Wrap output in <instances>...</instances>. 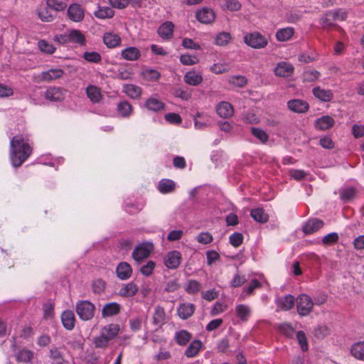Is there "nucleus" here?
Listing matches in <instances>:
<instances>
[{"mask_svg":"<svg viewBox=\"0 0 364 364\" xmlns=\"http://www.w3.org/2000/svg\"><path fill=\"white\" fill-rule=\"evenodd\" d=\"M296 338L302 351H306L308 350V343L304 332L303 331H298Z\"/></svg>","mask_w":364,"mask_h":364,"instance_id":"680f3d73","label":"nucleus"},{"mask_svg":"<svg viewBox=\"0 0 364 364\" xmlns=\"http://www.w3.org/2000/svg\"><path fill=\"white\" fill-rule=\"evenodd\" d=\"M203 347V343L200 340L192 341L185 351V355L188 358H193L198 355Z\"/></svg>","mask_w":364,"mask_h":364,"instance_id":"2f4dec72","label":"nucleus"},{"mask_svg":"<svg viewBox=\"0 0 364 364\" xmlns=\"http://www.w3.org/2000/svg\"><path fill=\"white\" fill-rule=\"evenodd\" d=\"M120 327L117 323H109L105 326L98 336L94 338L96 348H104L107 346L109 341L113 340L119 333Z\"/></svg>","mask_w":364,"mask_h":364,"instance_id":"f03ea898","label":"nucleus"},{"mask_svg":"<svg viewBox=\"0 0 364 364\" xmlns=\"http://www.w3.org/2000/svg\"><path fill=\"white\" fill-rule=\"evenodd\" d=\"M262 287V284L258 279H254L250 282L248 286L244 289V291L247 295H252L255 289H260Z\"/></svg>","mask_w":364,"mask_h":364,"instance_id":"4d7b16f0","label":"nucleus"},{"mask_svg":"<svg viewBox=\"0 0 364 364\" xmlns=\"http://www.w3.org/2000/svg\"><path fill=\"white\" fill-rule=\"evenodd\" d=\"M251 134L262 144H265L268 141V134L259 128L251 127Z\"/></svg>","mask_w":364,"mask_h":364,"instance_id":"de8ad7c7","label":"nucleus"},{"mask_svg":"<svg viewBox=\"0 0 364 364\" xmlns=\"http://www.w3.org/2000/svg\"><path fill=\"white\" fill-rule=\"evenodd\" d=\"M314 95L323 102H330L333 97V94L330 90H324L320 87H316L313 89Z\"/></svg>","mask_w":364,"mask_h":364,"instance_id":"bb28decb","label":"nucleus"},{"mask_svg":"<svg viewBox=\"0 0 364 364\" xmlns=\"http://www.w3.org/2000/svg\"><path fill=\"white\" fill-rule=\"evenodd\" d=\"M196 240L199 243L208 245L213 242V235L208 232H200L197 237Z\"/></svg>","mask_w":364,"mask_h":364,"instance_id":"bf43d9fd","label":"nucleus"},{"mask_svg":"<svg viewBox=\"0 0 364 364\" xmlns=\"http://www.w3.org/2000/svg\"><path fill=\"white\" fill-rule=\"evenodd\" d=\"M46 4L50 9L55 11H63L67 7V3L62 0H47Z\"/></svg>","mask_w":364,"mask_h":364,"instance_id":"49530a36","label":"nucleus"},{"mask_svg":"<svg viewBox=\"0 0 364 364\" xmlns=\"http://www.w3.org/2000/svg\"><path fill=\"white\" fill-rule=\"evenodd\" d=\"M321 241L324 245H332L338 241V235L336 232L329 233L325 235Z\"/></svg>","mask_w":364,"mask_h":364,"instance_id":"13d9d810","label":"nucleus"},{"mask_svg":"<svg viewBox=\"0 0 364 364\" xmlns=\"http://www.w3.org/2000/svg\"><path fill=\"white\" fill-rule=\"evenodd\" d=\"M33 353L27 349H23L18 352L16 359L18 363H28L32 360Z\"/></svg>","mask_w":364,"mask_h":364,"instance_id":"37998d69","label":"nucleus"},{"mask_svg":"<svg viewBox=\"0 0 364 364\" xmlns=\"http://www.w3.org/2000/svg\"><path fill=\"white\" fill-rule=\"evenodd\" d=\"M82 58L89 63H100L102 61L101 55L96 51H86L83 53Z\"/></svg>","mask_w":364,"mask_h":364,"instance_id":"a18cd8bd","label":"nucleus"},{"mask_svg":"<svg viewBox=\"0 0 364 364\" xmlns=\"http://www.w3.org/2000/svg\"><path fill=\"white\" fill-rule=\"evenodd\" d=\"M294 31L293 28L287 27L278 30L276 33V38L279 41H289L294 35Z\"/></svg>","mask_w":364,"mask_h":364,"instance_id":"ea45409f","label":"nucleus"},{"mask_svg":"<svg viewBox=\"0 0 364 364\" xmlns=\"http://www.w3.org/2000/svg\"><path fill=\"white\" fill-rule=\"evenodd\" d=\"M70 32V43H75L79 46H85L86 44V38L85 35L80 30L72 29Z\"/></svg>","mask_w":364,"mask_h":364,"instance_id":"7c9ffc66","label":"nucleus"},{"mask_svg":"<svg viewBox=\"0 0 364 364\" xmlns=\"http://www.w3.org/2000/svg\"><path fill=\"white\" fill-rule=\"evenodd\" d=\"M166 314L164 308L156 306L154 309L152 320L153 323L161 327L165 323Z\"/></svg>","mask_w":364,"mask_h":364,"instance_id":"c756f323","label":"nucleus"},{"mask_svg":"<svg viewBox=\"0 0 364 364\" xmlns=\"http://www.w3.org/2000/svg\"><path fill=\"white\" fill-rule=\"evenodd\" d=\"M323 225V221L320 219H310L303 226L302 230L306 235H310L319 230Z\"/></svg>","mask_w":364,"mask_h":364,"instance_id":"4468645a","label":"nucleus"},{"mask_svg":"<svg viewBox=\"0 0 364 364\" xmlns=\"http://www.w3.org/2000/svg\"><path fill=\"white\" fill-rule=\"evenodd\" d=\"M61 321L65 328L71 331L74 328L75 324V317L71 310L64 311L61 315Z\"/></svg>","mask_w":364,"mask_h":364,"instance_id":"6ab92c4d","label":"nucleus"},{"mask_svg":"<svg viewBox=\"0 0 364 364\" xmlns=\"http://www.w3.org/2000/svg\"><path fill=\"white\" fill-rule=\"evenodd\" d=\"M174 25L171 21H166L158 28L159 36L164 40H169L173 36Z\"/></svg>","mask_w":364,"mask_h":364,"instance_id":"dca6fc26","label":"nucleus"},{"mask_svg":"<svg viewBox=\"0 0 364 364\" xmlns=\"http://www.w3.org/2000/svg\"><path fill=\"white\" fill-rule=\"evenodd\" d=\"M132 272L131 265L126 262H119L116 267V274L120 280L129 279L132 275Z\"/></svg>","mask_w":364,"mask_h":364,"instance_id":"f8f14e48","label":"nucleus"},{"mask_svg":"<svg viewBox=\"0 0 364 364\" xmlns=\"http://www.w3.org/2000/svg\"><path fill=\"white\" fill-rule=\"evenodd\" d=\"M196 18L202 23L208 24L214 21L215 15L214 11L209 8H203L198 10L196 14Z\"/></svg>","mask_w":364,"mask_h":364,"instance_id":"9d476101","label":"nucleus"},{"mask_svg":"<svg viewBox=\"0 0 364 364\" xmlns=\"http://www.w3.org/2000/svg\"><path fill=\"white\" fill-rule=\"evenodd\" d=\"M297 312L301 316H308L313 310L314 301L306 294H300L296 299Z\"/></svg>","mask_w":364,"mask_h":364,"instance_id":"39448f33","label":"nucleus"},{"mask_svg":"<svg viewBox=\"0 0 364 364\" xmlns=\"http://www.w3.org/2000/svg\"><path fill=\"white\" fill-rule=\"evenodd\" d=\"M38 46L41 51L50 55L54 53L56 50L53 44L46 40H40L38 43Z\"/></svg>","mask_w":364,"mask_h":364,"instance_id":"09e8293b","label":"nucleus"},{"mask_svg":"<svg viewBox=\"0 0 364 364\" xmlns=\"http://www.w3.org/2000/svg\"><path fill=\"white\" fill-rule=\"evenodd\" d=\"M250 215L255 221L260 223H267L269 219L268 214L261 208L252 209L250 212Z\"/></svg>","mask_w":364,"mask_h":364,"instance_id":"72a5a7b5","label":"nucleus"},{"mask_svg":"<svg viewBox=\"0 0 364 364\" xmlns=\"http://www.w3.org/2000/svg\"><path fill=\"white\" fill-rule=\"evenodd\" d=\"M154 250V245L151 242L140 243L135 247L132 252V258L137 262L143 261L149 257Z\"/></svg>","mask_w":364,"mask_h":364,"instance_id":"423d86ee","label":"nucleus"},{"mask_svg":"<svg viewBox=\"0 0 364 364\" xmlns=\"http://www.w3.org/2000/svg\"><path fill=\"white\" fill-rule=\"evenodd\" d=\"M156 267L154 262L149 260L146 264L142 265L140 268V272L141 274L146 277L150 276Z\"/></svg>","mask_w":364,"mask_h":364,"instance_id":"6e6d98bb","label":"nucleus"},{"mask_svg":"<svg viewBox=\"0 0 364 364\" xmlns=\"http://www.w3.org/2000/svg\"><path fill=\"white\" fill-rule=\"evenodd\" d=\"M216 112L220 117L228 118L233 114L234 110L230 103L222 102L217 106Z\"/></svg>","mask_w":364,"mask_h":364,"instance_id":"a878e982","label":"nucleus"},{"mask_svg":"<svg viewBox=\"0 0 364 364\" xmlns=\"http://www.w3.org/2000/svg\"><path fill=\"white\" fill-rule=\"evenodd\" d=\"M243 39L245 44L254 49L264 48L268 44L267 38L257 31L245 34Z\"/></svg>","mask_w":364,"mask_h":364,"instance_id":"7ed1b4c3","label":"nucleus"},{"mask_svg":"<svg viewBox=\"0 0 364 364\" xmlns=\"http://www.w3.org/2000/svg\"><path fill=\"white\" fill-rule=\"evenodd\" d=\"M181 253L178 251H172L168 252L165 259V265L169 269H176L181 263Z\"/></svg>","mask_w":364,"mask_h":364,"instance_id":"2eb2a0df","label":"nucleus"},{"mask_svg":"<svg viewBox=\"0 0 364 364\" xmlns=\"http://www.w3.org/2000/svg\"><path fill=\"white\" fill-rule=\"evenodd\" d=\"M38 16L45 22H50L54 19V16L46 8L42 9L38 11Z\"/></svg>","mask_w":364,"mask_h":364,"instance_id":"e2e57ef3","label":"nucleus"},{"mask_svg":"<svg viewBox=\"0 0 364 364\" xmlns=\"http://www.w3.org/2000/svg\"><path fill=\"white\" fill-rule=\"evenodd\" d=\"M64 71L62 69H50L42 72L36 78V82H51L63 77Z\"/></svg>","mask_w":364,"mask_h":364,"instance_id":"6e6552de","label":"nucleus"},{"mask_svg":"<svg viewBox=\"0 0 364 364\" xmlns=\"http://www.w3.org/2000/svg\"><path fill=\"white\" fill-rule=\"evenodd\" d=\"M291 178L300 181L306 178L307 173L303 170L292 169L289 171Z\"/></svg>","mask_w":364,"mask_h":364,"instance_id":"69168bd1","label":"nucleus"},{"mask_svg":"<svg viewBox=\"0 0 364 364\" xmlns=\"http://www.w3.org/2000/svg\"><path fill=\"white\" fill-rule=\"evenodd\" d=\"M184 81L192 86H197L203 81V76L200 72L191 70L187 72L183 76Z\"/></svg>","mask_w":364,"mask_h":364,"instance_id":"aec40b11","label":"nucleus"},{"mask_svg":"<svg viewBox=\"0 0 364 364\" xmlns=\"http://www.w3.org/2000/svg\"><path fill=\"white\" fill-rule=\"evenodd\" d=\"M242 5L238 0H221L223 10L237 11L241 9Z\"/></svg>","mask_w":364,"mask_h":364,"instance_id":"58836bf2","label":"nucleus"},{"mask_svg":"<svg viewBox=\"0 0 364 364\" xmlns=\"http://www.w3.org/2000/svg\"><path fill=\"white\" fill-rule=\"evenodd\" d=\"M121 56L126 60L134 61L140 58L141 52L137 48L131 46L122 50Z\"/></svg>","mask_w":364,"mask_h":364,"instance_id":"4be33fe9","label":"nucleus"},{"mask_svg":"<svg viewBox=\"0 0 364 364\" xmlns=\"http://www.w3.org/2000/svg\"><path fill=\"white\" fill-rule=\"evenodd\" d=\"M228 82L234 87H243L247 83V80L242 75H235L229 78Z\"/></svg>","mask_w":364,"mask_h":364,"instance_id":"8fccbe9b","label":"nucleus"},{"mask_svg":"<svg viewBox=\"0 0 364 364\" xmlns=\"http://www.w3.org/2000/svg\"><path fill=\"white\" fill-rule=\"evenodd\" d=\"M355 188L353 187H349L341 191L340 197L342 200L347 202L353 199L355 197Z\"/></svg>","mask_w":364,"mask_h":364,"instance_id":"603ef678","label":"nucleus"},{"mask_svg":"<svg viewBox=\"0 0 364 364\" xmlns=\"http://www.w3.org/2000/svg\"><path fill=\"white\" fill-rule=\"evenodd\" d=\"M103 42L109 48H114L120 45L122 39L118 34L107 32L103 36Z\"/></svg>","mask_w":364,"mask_h":364,"instance_id":"412c9836","label":"nucleus"},{"mask_svg":"<svg viewBox=\"0 0 364 364\" xmlns=\"http://www.w3.org/2000/svg\"><path fill=\"white\" fill-rule=\"evenodd\" d=\"M199 62L198 57L196 55H190L183 53V65H193Z\"/></svg>","mask_w":364,"mask_h":364,"instance_id":"0e129e2a","label":"nucleus"},{"mask_svg":"<svg viewBox=\"0 0 364 364\" xmlns=\"http://www.w3.org/2000/svg\"><path fill=\"white\" fill-rule=\"evenodd\" d=\"M141 0H109V4L114 9H123L128 5L140 6Z\"/></svg>","mask_w":364,"mask_h":364,"instance_id":"c85d7f7f","label":"nucleus"},{"mask_svg":"<svg viewBox=\"0 0 364 364\" xmlns=\"http://www.w3.org/2000/svg\"><path fill=\"white\" fill-rule=\"evenodd\" d=\"M243 235L240 232H235L229 237L230 243L235 247L240 246L243 242Z\"/></svg>","mask_w":364,"mask_h":364,"instance_id":"5fc2aeb1","label":"nucleus"},{"mask_svg":"<svg viewBox=\"0 0 364 364\" xmlns=\"http://www.w3.org/2000/svg\"><path fill=\"white\" fill-rule=\"evenodd\" d=\"M123 92L132 99H137L141 94V90L135 85H125L123 86Z\"/></svg>","mask_w":364,"mask_h":364,"instance_id":"c9c22d12","label":"nucleus"},{"mask_svg":"<svg viewBox=\"0 0 364 364\" xmlns=\"http://www.w3.org/2000/svg\"><path fill=\"white\" fill-rule=\"evenodd\" d=\"M333 21L334 18H333L331 11H328L320 18L319 23L323 29H329L331 28L336 27L340 32L345 33L343 28L334 24Z\"/></svg>","mask_w":364,"mask_h":364,"instance_id":"f3484780","label":"nucleus"},{"mask_svg":"<svg viewBox=\"0 0 364 364\" xmlns=\"http://www.w3.org/2000/svg\"><path fill=\"white\" fill-rule=\"evenodd\" d=\"M114 15V11L108 6H99L98 9L95 11V16L101 19L112 18Z\"/></svg>","mask_w":364,"mask_h":364,"instance_id":"a19ab883","label":"nucleus"},{"mask_svg":"<svg viewBox=\"0 0 364 364\" xmlns=\"http://www.w3.org/2000/svg\"><path fill=\"white\" fill-rule=\"evenodd\" d=\"M335 124L334 119L328 115L323 116L315 122V127L319 130H327Z\"/></svg>","mask_w":364,"mask_h":364,"instance_id":"393cba45","label":"nucleus"},{"mask_svg":"<svg viewBox=\"0 0 364 364\" xmlns=\"http://www.w3.org/2000/svg\"><path fill=\"white\" fill-rule=\"evenodd\" d=\"M330 11L334 18V21H345L347 18V11L343 9H338Z\"/></svg>","mask_w":364,"mask_h":364,"instance_id":"052dcab7","label":"nucleus"},{"mask_svg":"<svg viewBox=\"0 0 364 364\" xmlns=\"http://www.w3.org/2000/svg\"><path fill=\"white\" fill-rule=\"evenodd\" d=\"M66 90L56 86H50L44 92V97L50 102H61L66 95Z\"/></svg>","mask_w":364,"mask_h":364,"instance_id":"0eeeda50","label":"nucleus"},{"mask_svg":"<svg viewBox=\"0 0 364 364\" xmlns=\"http://www.w3.org/2000/svg\"><path fill=\"white\" fill-rule=\"evenodd\" d=\"M287 107L291 112L296 113H305L309 108L307 102L300 99L289 100L287 102Z\"/></svg>","mask_w":364,"mask_h":364,"instance_id":"9b49d317","label":"nucleus"},{"mask_svg":"<svg viewBox=\"0 0 364 364\" xmlns=\"http://www.w3.org/2000/svg\"><path fill=\"white\" fill-rule=\"evenodd\" d=\"M230 67L228 63H215L210 67V70L215 74H222L230 70Z\"/></svg>","mask_w":364,"mask_h":364,"instance_id":"3c124183","label":"nucleus"},{"mask_svg":"<svg viewBox=\"0 0 364 364\" xmlns=\"http://www.w3.org/2000/svg\"><path fill=\"white\" fill-rule=\"evenodd\" d=\"M176 187L174 181L167 178L161 179L158 185V190L161 193H168L174 191Z\"/></svg>","mask_w":364,"mask_h":364,"instance_id":"473e14b6","label":"nucleus"},{"mask_svg":"<svg viewBox=\"0 0 364 364\" xmlns=\"http://www.w3.org/2000/svg\"><path fill=\"white\" fill-rule=\"evenodd\" d=\"M117 111L122 117L127 118L132 114L133 107L129 102L124 100L118 103Z\"/></svg>","mask_w":364,"mask_h":364,"instance_id":"cd10ccee","label":"nucleus"},{"mask_svg":"<svg viewBox=\"0 0 364 364\" xmlns=\"http://www.w3.org/2000/svg\"><path fill=\"white\" fill-rule=\"evenodd\" d=\"M231 38L230 33L228 32H221L216 36L215 38V43L217 46H224L230 43Z\"/></svg>","mask_w":364,"mask_h":364,"instance_id":"c03bdc74","label":"nucleus"},{"mask_svg":"<svg viewBox=\"0 0 364 364\" xmlns=\"http://www.w3.org/2000/svg\"><path fill=\"white\" fill-rule=\"evenodd\" d=\"M296 302V299L291 294L286 295L279 299V307L284 311L291 310Z\"/></svg>","mask_w":364,"mask_h":364,"instance_id":"e433bc0d","label":"nucleus"},{"mask_svg":"<svg viewBox=\"0 0 364 364\" xmlns=\"http://www.w3.org/2000/svg\"><path fill=\"white\" fill-rule=\"evenodd\" d=\"M139 288L133 282L124 284L119 291V294L123 297H132L136 294Z\"/></svg>","mask_w":364,"mask_h":364,"instance_id":"b1692460","label":"nucleus"},{"mask_svg":"<svg viewBox=\"0 0 364 364\" xmlns=\"http://www.w3.org/2000/svg\"><path fill=\"white\" fill-rule=\"evenodd\" d=\"M294 66L287 62L282 61L277 63L274 68V73L279 77H289L294 72Z\"/></svg>","mask_w":364,"mask_h":364,"instance_id":"ddd939ff","label":"nucleus"},{"mask_svg":"<svg viewBox=\"0 0 364 364\" xmlns=\"http://www.w3.org/2000/svg\"><path fill=\"white\" fill-rule=\"evenodd\" d=\"M67 14L72 21L80 22L85 17V10L80 4H73L68 7Z\"/></svg>","mask_w":364,"mask_h":364,"instance_id":"1a4fd4ad","label":"nucleus"},{"mask_svg":"<svg viewBox=\"0 0 364 364\" xmlns=\"http://www.w3.org/2000/svg\"><path fill=\"white\" fill-rule=\"evenodd\" d=\"M92 287L95 293L100 294L104 291L105 282L101 279H96L92 282Z\"/></svg>","mask_w":364,"mask_h":364,"instance_id":"338daca9","label":"nucleus"},{"mask_svg":"<svg viewBox=\"0 0 364 364\" xmlns=\"http://www.w3.org/2000/svg\"><path fill=\"white\" fill-rule=\"evenodd\" d=\"M201 284L196 280H188L186 287V291L188 294H196L200 290Z\"/></svg>","mask_w":364,"mask_h":364,"instance_id":"864d4df0","label":"nucleus"},{"mask_svg":"<svg viewBox=\"0 0 364 364\" xmlns=\"http://www.w3.org/2000/svg\"><path fill=\"white\" fill-rule=\"evenodd\" d=\"M85 92L87 97L92 103L100 102L102 97L100 88L95 85H88L86 88Z\"/></svg>","mask_w":364,"mask_h":364,"instance_id":"5701e85b","label":"nucleus"},{"mask_svg":"<svg viewBox=\"0 0 364 364\" xmlns=\"http://www.w3.org/2000/svg\"><path fill=\"white\" fill-rule=\"evenodd\" d=\"M246 282L245 276L236 274L230 282L231 287H240Z\"/></svg>","mask_w":364,"mask_h":364,"instance_id":"774afa93","label":"nucleus"},{"mask_svg":"<svg viewBox=\"0 0 364 364\" xmlns=\"http://www.w3.org/2000/svg\"><path fill=\"white\" fill-rule=\"evenodd\" d=\"M9 151L11 164L17 168L30 157L33 152V146L28 138L18 134L11 139Z\"/></svg>","mask_w":364,"mask_h":364,"instance_id":"f257e3e1","label":"nucleus"},{"mask_svg":"<svg viewBox=\"0 0 364 364\" xmlns=\"http://www.w3.org/2000/svg\"><path fill=\"white\" fill-rule=\"evenodd\" d=\"M237 316L242 321H247L251 314L250 308L245 304H239L235 307Z\"/></svg>","mask_w":364,"mask_h":364,"instance_id":"4c0bfd02","label":"nucleus"},{"mask_svg":"<svg viewBox=\"0 0 364 364\" xmlns=\"http://www.w3.org/2000/svg\"><path fill=\"white\" fill-rule=\"evenodd\" d=\"M321 76V73L313 69H306L302 74V80L306 82L316 81Z\"/></svg>","mask_w":364,"mask_h":364,"instance_id":"79ce46f5","label":"nucleus"},{"mask_svg":"<svg viewBox=\"0 0 364 364\" xmlns=\"http://www.w3.org/2000/svg\"><path fill=\"white\" fill-rule=\"evenodd\" d=\"M145 107L151 111L157 112L164 108V104L156 97H149L145 103Z\"/></svg>","mask_w":364,"mask_h":364,"instance_id":"f704fd0d","label":"nucleus"},{"mask_svg":"<svg viewBox=\"0 0 364 364\" xmlns=\"http://www.w3.org/2000/svg\"><path fill=\"white\" fill-rule=\"evenodd\" d=\"M75 311L80 319L89 321L94 316L95 306L87 300L79 301L76 304Z\"/></svg>","mask_w":364,"mask_h":364,"instance_id":"20e7f679","label":"nucleus"},{"mask_svg":"<svg viewBox=\"0 0 364 364\" xmlns=\"http://www.w3.org/2000/svg\"><path fill=\"white\" fill-rule=\"evenodd\" d=\"M121 310V306L117 302L106 304L102 309V318L111 317L117 315Z\"/></svg>","mask_w":364,"mask_h":364,"instance_id":"a211bd4d","label":"nucleus"}]
</instances>
